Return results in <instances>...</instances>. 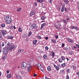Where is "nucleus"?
<instances>
[{"instance_id": "nucleus-7", "label": "nucleus", "mask_w": 79, "mask_h": 79, "mask_svg": "<svg viewBox=\"0 0 79 79\" xmlns=\"http://www.w3.org/2000/svg\"><path fill=\"white\" fill-rule=\"evenodd\" d=\"M0 31H1V33L3 35H5L7 34V31L5 30Z\"/></svg>"}, {"instance_id": "nucleus-18", "label": "nucleus", "mask_w": 79, "mask_h": 79, "mask_svg": "<svg viewBox=\"0 0 79 79\" xmlns=\"http://www.w3.org/2000/svg\"><path fill=\"white\" fill-rule=\"evenodd\" d=\"M37 1L39 3H42L44 2V0H37Z\"/></svg>"}, {"instance_id": "nucleus-35", "label": "nucleus", "mask_w": 79, "mask_h": 79, "mask_svg": "<svg viewBox=\"0 0 79 79\" xmlns=\"http://www.w3.org/2000/svg\"><path fill=\"white\" fill-rule=\"evenodd\" d=\"M52 42H53L54 44L56 43V41L54 40H51Z\"/></svg>"}, {"instance_id": "nucleus-57", "label": "nucleus", "mask_w": 79, "mask_h": 79, "mask_svg": "<svg viewBox=\"0 0 79 79\" xmlns=\"http://www.w3.org/2000/svg\"><path fill=\"white\" fill-rule=\"evenodd\" d=\"M64 70H62V74H63L64 73Z\"/></svg>"}, {"instance_id": "nucleus-61", "label": "nucleus", "mask_w": 79, "mask_h": 79, "mask_svg": "<svg viewBox=\"0 0 79 79\" xmlns=\"http://www.w3.org/2000/svg\"><path fill=\"white\" fill-rule=\"evenodd\" d=\"M60 29H61V28H60V27H58L57 28V29H58V30H60Z\"/></svg>"}, {"instance_id": "nucleus-37", "label": "nucleus", "mask_w": 79, "mask_h": 79, "mask_svg": "<svg viewBox=\"0 0 79 79\" xmlns=\"http://www.w3.org/2000/svg\"><path fill=\"white\" fill-rule=\"evenodd\" d=\"M5 43L2 42V47H3V46H5Z\"/></svg>"}, {"instance_id": "nucleus-43", "label": "nucleus", "mask_w": 79, "mask_h": 79, "mask_svg": "<svg viewBox=\"0 0 79 79\" xmlns=\"http://www.w3.org/2000/svg\"><path fill=\"white\" fill-rule=\"evenodd\" d=\"M37 37L38 38V39H42V37H41V36H37Z\"/></svg>"}, {"instance_id": "nucleus-58", "label": "nucleus", "mask_w": 79, "mask_h": 79, "mask_svg": "<svg viewBox=\"0 0 79 79\" xmlns=\"http://www.w3.org/2000/svg\"><path fill=\"white\" fill-rule=\"evenodd\" d=\"M66 20H67V21H69V18H67L66 19Z\"/></svg>"}, {"instance_id": "nucleus-14", "label": "nucleus", "mask_w": 79, "mask_h": 79, "mask_svg": "<svg viewBox=\"0 0 79 79\" xmlns=\"http://www.w3.org/2000/svg\"><path fill=\"white\" fill-rule=\"evenodd\" d=\"M45 25H46V23H45L42 24L41 25V27L40 28V29H42L44 26H45Z\"/></svg>"}, {"instance_id": "nucleus-19", "label": "nucleus", "mask_w": 79, "mask_h": 79, "mask_svg": "<svg viewBox=\"0 0 79 79\" xmlns=\"http://www.w3.org/2000/svg\"><path fill=\"white\" fill-rule=\"evenodd\" d=\"M37 40H33V44H34V45L36 44H37Z\"/></svg>"}, {"instance_id": "nucleus-12", "label": "nucleus", "mask_w": 79, "mask_h": 79, "mask_svg": "<svg viewBox=\"0 0 79 79\" xmlns=\"http://www.w3.org/2000/svg\"><path fill=\"white\" fill-rule=\"evenodd\" d=\"M15 76L16 77H17V79H21V76H20L18 74H15Z\"/></svg>"}, {"instance_id": "nucleus-31", "label": "nucleus", "mask_w": 79, "mask_h": 79, "mask_svg": "<svg viewBox=\"0 0 79 79\" xmlns=\"http://www.w3.org/2000/svg\"><path fill=\"white\" fill-rule=\"evenodd\" d=\"M38 58L39 60H41L42 56H38Z\"/></svg>"}, {"instance_id": "nucleus-56", "label": "nucleus", "mask_w": 79, "mask_h": 79, "mask_svg": "<svg viewBox=\"0 0 79 79\" xmlns=\"http://www.w3.org/2000/svg\"><path fill=\"white\" fill-rule=\"evenodd\" d=\"M37 76V74H35V73H34V76Z\"/></svg>"}, {"instance_id": "nucleus-11", "label": "nucleus", "mask_w": 79, "mask_h": 79, "mask_svg": "<svg viewBox=\"0 0 79 79\" xmlns=\"http://www.w3.org/2000/svg\"><path fill=\"white\" fill-rule=\"evenodd\" d=\"M43 57L44 59L45 60H47L48 59V56H47V55L46 54H44L43 56Z\"/></svg>"}, {"instance_id": "nucleus-22", "label": "nucleus", "mask_w": 79, "mask_h": 79, "mask_svg": "<svg viewBox=\"0 0 79 79\" xmlns=\"http://www.w3.org/2000/svg\"><path fill=\"white\" fill-rule=\"evenodd\" d=\"M58 61L59 62V63H63V60H62L61 59H58Z\"/></svg>"}, {"instance_id": "nucleus-36", "label": "nucleus", "mask_w": 79, "mask_h": 79, "mask_svg": "<svg viewBox=\"0 0 79 79\" xmlns=\"http://www.w3.org/2000/svg\"><path fill=\"white\" fill-rule=\"evenodd\" d=\"M75 29H76V30H79V28H78V27H76V26H75Z\"/></svg>"}, {"instance_id": "nucleus-40", "label": "nucleus", "mask_w": 79, "mask_h": 79, "mask_svg": "<svg viewBox=\"0 0 79 79\" xmlns=\"http://www.w3.org/2000/svg\"><path fill=\"white\" fill-rule=\"evenodd\" d=\"M67 73H69V69H68L67 70H66Z\"/></svg>"}, {"instance_id": "nucleus-44", "label": "nucleus", "mask_w": 79, "mask_h": 79, "mask_svg": "<svg viewBox=\"0 0 79 79\" xmlns=\"http://www.w3.org/2000/svg\"><path fill=\"white\" fill-rule=\"evenodd\" d=\"M55 36L56 37V39H58V36L56 35H55Z\"/></svg>"}, {"instance_id": "nucleus-9", "label": "nucleus", "mask_w": 79, "mask_h": 79, "mask_svg": "<svg viewBox=\"0 0 79 79\" xmlns=\"http://www.w3.org/2000/svg\"><path fill=\"white\" fill-rule=\"evenodd\" d=\"M35 13V10H33L31 12L30 16H32V15H34Z\"/></svg>"}, {"instance_id": "nucleus-1", "label": "nucleus", "mask_w": 79, "mask_h": 79, "mask_svg": "<svg viewBox=\"0 0 79 79\" xmlns=\"http://www.w3.org/2000/svg\"><path fill=\"white\" fill-rule=\"evenodd\" d=\"M4 20L6 21V22L7 24H10L11 23V21H12V20L9 18L8 16H6L4 18Z\"/></svg>"}, {"instance_id": "nucleus-25", "label": "nucleus", "mask_w": 79, "mask_h": 79, "mask_svg": "<svg viewBox=\"0 0 79 79\" xmlns=\"http://www.w3.org/2000/svg\"><path fill=\"white\" fill-rule=\"evenodd\" d=\"M47 69L48 71H51V67L48 66V67Z\"/></svg>"}, {"instance_id": "nucleus-48", "label": "nucleus", "mask_w": 79, "mask_h": 79, "mask_svg": "<svg viewBox=\"0 0 79 79\" xmlns=\"http://www.w3.org/2000/svg\"><path fill=\"white\" fill-rule=\"evenodd\" d=\"M3 39V38L2 36V35H0V39L2 40Z\"/></svg>"}, {"instance_id": "nucleus-50", "label": "nucleus", "mask_w": 79, "mask_h": 79, "mask_svg": "<svg viewBox=\"0 0 79 79\" xmlns=\"http://www.w3.org/2000/svg\"><path fill=\"white\" fill-rule=\"evenodd\" d=\"M52 0H49V2L50 3V4L52 3Z\"/></svg>"}, {"instance_id": "nucleus-33", "label": "nucleus", "mask_w": 79, "mask_h": 79, "mask_svg": "<svg viewBox=\"0 0 79 79\" xmlns=\"http://www.w3.org/2000/svg\"><path fill=\"white\" fill-rule=\"evenodd\" d=\"M5 26V24L4 23H3L1 24V27H4Z\"/></svg>"}, {"instance_id": "nucleus-45", "label": "nucleus", "mask_w": 79, "mask_h": 79, "mask_svg": "<svg viewBox=\"0 0 79 79\" xmlns=\"http://www.w3.org/2000/svg\"><path fill=\"white\" fill-rule=\"evenodd\" d=\"M66 79H69V76L67 75L66 77Z\"/></svg>"}, {"instance_id": "nucleus-8", "label": "nucleus", "mask_w": 79, "mask_h": 79, "mask_svg": "<svg viewBox=\"0 0 79 79\" xmlns=\"http://www.w3.org/2000/svg\"><path fill=\"white\" fill-rule=\"evenodd\" d=\"M53 65L54 68H55L56 71H59V69H60V67H59V66H56V65L55 64H54Z\"/></svg>"}, {"instance_id": "nucleus-42", "label": "nucleus", "mask_w": 79, "mask_h": 79, "mask_svg": "<svg viewBox=\"0 0 79 79\" xmlns=\"http://www.w3.org/2000/svg\"><path fill=\"white\" fill-rule=\"evenodd\" d=\"M18 52L19 53H21V50L19 49L18 50Z\"/></svg>"}, {"instance_id": "nucleus-52", "label": "nucleus", "mask_w": 79, "mask_h": 79, "mask_svg": "<svg viewBox=\"0 0 79 79\" xmlns=\"http://www.w3.org/2000/svg\"><path fill=\"white\" fill-rule=\"evenodd\" d=\"M6 72L7 74H8V73H9L10 72V71L9 70H7L6 71Z\"/></svg>"}, {"instance_id": "nucleus-60", "label": "nucleus", "mask_w": 79, "mask_h": 79, "mask_svg": "<svg viewBox=\"0 0 79 79\" xmlns=\"http://www.w3.org/2000/svg\"><path fill=\"white\" fill-rule=\"evenodd\" d=\"M45 79H50V78H48L47 77H45Z\"/></svg>"}, {"instance_id": "nucleus-5", "label": "nucleus", "mask_w": 79, "mask_h": 79, "mask_svg": "<svg viewBox=\"0 0 79 79\" xmlns=\"http://www.w3.org/2000/svg\"><path fill=\"white\" fill-rule=\"evenodd\" d=\"M6 49L8 51L12 50L13 49H14V46L13 45L8 46L7 47Z\"/></svg>"}, {"instance_id": "nucleus-32", "label": "nucleus", "mask_w": 79, "mask_h": 79, "mask_svg": "<svg viewBox=\"0 0 79 79\" xmlns=\"http://www.w3.org/2000/svg\"><path fill=\"white\" fill-rule=\"evenodd\" d=\"M19 32H22V30H21V28L19 27Z\"/></svg>"}, {"instance_id": "nucleus-59", "label": "nucleus", "mask_w": 79, "mask_h": 79, "mask_svg": "<svg viewBox=\"0 0 79 79\" xmlns=\"http://www.w3.org/2000/svg\"><path fill=\"white\" fill-rule=\"evenodd\" d=\"M48 38L47 37H45V39L46 40H48Z\"/></svg>"}, {"instance_id": "nucleus-28", "label": "nucleus", "mask_w": 79, "mask_h": 79, "mask_svg": "<svg viewBox=\"0 0 79 79\" xmlns=\"http://www.w3.org/2000/svg\"><path fill=\"white\" fill-rule=\"evenodd\" d=\"M7 78H8L9 79H10V78L11 76V74H8L7 75Z\"/></svg>"}, {"instance_id": "nucleus-41", "label": "nucleus", "mask_w": 79, "mask_h": 79, "mask_svg": "<svg viewBox=\"0 0 79 79\" xmlns=\"http://www.w3.org/2000/svg\"><path fill=\"white\" fill-rule=\"evenodd\" d=\"M75 26H72L71 27V29H75Z\"/></svg>"}, {"instance_id": "nucleus-63", "label": "nucleus", "mask_w": 79, "mask_h": 79, "mask_svg": "<svg viewBox=\"0 0 79 79\" xmlns=\"http://www.w3.org/2000/svg\"><path fill=\"white\" fill-rule=\"evenodd\" d=\"M66 59L67 60V61H69V59H68L67 57L66 58Z\"/></svg>"}, {"instance_id": "nucleus-29", "label": "nucleus", "mask_w": 79, "mask_h": 79, "mask_svg": "<svg viewBox=\"0 0 79 79\" xmlns=\"http://www.w3.org/2000/svg\"><path fill=\"white\" fill-rule=\"evenodd\" d=\"M62 21L63 22V23H64V24H67V23H68V21L66 20H63Z\"/></svg>"}, {"instance_id": "nucleus-13", "label": "nucleus", "mask_w": 79, "mask_h": 79, "mask_svg": "<svg viewBox=\"0 0 79 79\" xmlns=\"http://www.w3.org/2000/svg\"><path fill=\"white\" fill-rule=\"evenodd\" d=\"M55 52L53 51L51 52V56L53 58H54L55 56Z\"/></svg>"}, {"instance_id": "nucleus-54", "label": "nucleus", "mask_w": 79, "mask_h": 79, "mask_svg": "<svg viewBox=\"0 0 79 79\" xmlns=\"http://www.w3.org/2000/svg\"><path fill=\"white\" fill-rule=\"evenodd\" d=\"M55 27H56V29H58V26H56L55 25Z\"/></svg>"}, {"instance_id": "nucleus-10", "label": "nucleus", "mask_w": 79, "mask_h": 79, "mask_svg": "<svg viewBox=\"0 0 79 79\" xmlns=\"http://www.w3.org/2000/svg\"><path fill=\"white\" fill-rule=\"evenodd\" d=\"M5 44L6 45H7V47H9L10 46H12L11 45V44H10V42H6L5 43Z\"/></svg>"}, {"instance_id": "nucleus-62", "label": "nucleus", "mask_w": 79, "mask_h": 79, "mask_svg": "<svg viewBox=\"0 0 79 79\" xmlns=\"http://www.w3.org/2000/svg\"><path fill=\"white\" fill-rule=\"evenodd\" d=\"M77 74H78V75H79V71H78L77 72Z\"/></svg>"}, {"instance_id": "nucleus-39", "label": "nucleus", "mask_w": 79, "mask_h": 79, "mask_svg": "<svg viewBox=\"0 0 79 79\" xmlns=\"http://www.w3.org/2000/svg\"><path fill=\"white\" fill-rule=\"evenodd\" d=\"M6 56H4L2 57V59L4 60L5 59H6Z\"/></svg>"}, {"instance_id": "nucleus-24", "label": "nucleus", "mask_w": 79, "mask_h": 79, "mask_svg": "<svg viewBox=\"0 0 79 79\" xmlns=\"http://www.w3.org/2000/svg\"><path fill=\"white\" fill-rule=\"evenodd\" d=\"M22 10V8H21V7H20L17 10V11H18V12H19L20 11H21Z\"/></svg>"}, {"instance_id": "nucleus-38", "label": "nucleus", "mask_w": 79, "mask_h": 79, "mask_svg": "<svg viewBox=\"0 0 79 79\" xmlns=\"http://www.w3.org/2000/svg\"><path fill=\"white\" fill-rule=\"evenodd\" d=\"M45 49L46 50H48V47L46 46L45 47Z\"/></svg>"}, {"instance_id": "nucleus-55", "label": "nucleus", "mask_w": 79, "mask_h": 79, "mask_svg": "<svg viewBox=\"0 0 79 79\" xmlns=\"http://www.w3.org/2000/svg\"><path fill=\"white\" fill-rule=\"evenodd\" d=\"M2 77V72H0V77Z\"/></svg>"}, {"instance_id": "nucleus-34", "label": "nucleus", "mask_w": 79, "mask_h": 79, "mask_svg": "<svg viewBox=\"0 0 79 79\" xmlns=\"http://www.w3.org/2000/svg\"><path fill=\"white\" fill-rule=\"evenodd\" d=\"M63 11H64V7H62V9L61 10V12H63Z\"/></svg>"}, {"instance_id": "nucleus-51", "label": "nucleus", "mask_w": 79, "mask_h": 79, "mask_svg": "<svg viewBox=\"0 0 79 79\" xmlns=\"http://www.w3.org/2000/svg\"><path fill=\"white\" fill-rule=\"evenodd\" d=\"M34 5L35 6H37V3H36V2L34 3Z\"/></svg>"}, {"instance_id": "nucleus-49", "label": "nucleus", "mask_w": 79, "mask_h": 79, "mask_svg": "<svg viewBox=\"0 0 79 79\" xmlns=\"http://www.w3.org/2000/svg\"><path fill=\"white\" fill-rule=\"evenodd\" d=\"M76 47H77V48H79V45L77 44H76Z\"/></svg>"}, {"instance_id": "nucleus-17", "label": "nucleus", "mask_w": 79, "mask_h": 79, "mask_svg": "<svg viewBox=\"0 0 79 79\" xmlns=\"http://www.w3.org/2000/svg\"><path fill=\"white\" fill-rule=\"evenodd\" d=\"M68 42H71V43H73L74 42V41H73V40H71L69 39H68Z\"/></svg>"}, {"instance_id": "nucleus-27", "label": "nucleus", "mask_w": 79, "mask_h": 79, "mask_svg": "<svg viewBox=\"0 0 79 79\" xmlns=\"http://www.w3.org/2000/svg\"><path fill=\"white\" fill-rule=\"evenodd\" d=\"M46 19V17H45L42 16L41 17V19L42 20H45Z\"/></svg>"}, {"instance_id": "nucleus-46", "label": "nucleus", "mask_w": 79, "mask_h": 79, "mask_svg": "<svg viewBox=\"0 0 79 79\" xmlns=\"http://www.w3.org/2000/svg\"><path fill=\"white\" fill-rule=\"evenodd\" d=\"M76 48V46H74L73 48H72V49L73 50H75Z\"/></svg>"}, {"instance_id": "nucleus-23", "label": "nucleus", "mask_w": 79, "mask_h": 79, "mask_svg": "<svg viewBox=\"0 0 79 79\" xmlns=\"http://www.w3.org/2000/svg\"><path fill=\"white\" fill-rule=\"evenodd\" d=\"M64 2L66 5L68 4V1L66 0H64Z\"/></svg>"}, {"instance_id": "nucleus-20", "label": "nucleus", "mask_w": 79, "mask_h": 79, "mask_svg": "<svg viewBox=\"0 0 79 79\" xmlns=\"http://www.w3.org/2000/svg\"><path fill=\"white\" fill-rule=\"evenodd\" d=\"M8 39H13V37L12 36H8Z\"/></svg>"}, {"instance_id": "nucleus-2", "label": "nucleus", "mask_w": 79, "mask_h": 79, "mask_svg": "<svg viewBox=\"0 0 79 79\" xmlns=\"http://www.w3.org/2000/svg\"><path fill=\"white\" fill-rule=\"evenodd\" d=\"M37 66L39 69H40L41 71H44V69L42 66V65L41 64H37Z\"/></svg>"}, {"instance_id": "nucleus-15", "label": "nucleus", "mask_w": 79, "mask_h": 79, "mask_svg": "<svg viewBox=\"0 0 79 79\" xmlns=\"http://www.w3.org/2000/svg\"><path fill=\"white\" fill-rule=\"evenodd\" d=\"M31 65L29 64V66L27 67V70L28 71H30V69H31Z\"/></svg>"}, {"instance_id": "nucleus-3", "label": "nucleus", "mask_w": 79, "mask_h": 79, "mask_svg": "<svg viewBox=\"0 0 79 79\" xmlns=\"http://www.w3.org/2000/svg\"><path fill=\"white\" fill-rule=\"evenodd\" d=\"M27 64L25 62H23L22 63L21 65V68L22 69H24L27 67Z\"/></svg>"}, {"instance_id": "nucleus-6", "label": "nucleus", "mask_w": 79, "mask_h": 79, "mask_svg": "<svg viewBox=\"0 0 79 79\" xmlns=\"http://www.w3.org/2000/svg\"><path fill=\"white\" fill-rule=\"evenodd\" d=\"M2 51L4 55H6L8 54V51L5 48L3 49Z\"/></svg>"}, {"instance_id": "nucleus-4", "label": "nucleus", "mask_w": 79, "mask_h": 79, "mask_svg": "<svg viewBox=\"0 0 79 79\" xmlns=\"http://www.w3.org/2000/svg\"><path fill=\"white\" fill-rule=\"evenodd\" d=\"M38 26L37 25V24H35V23H33L32 24L31 26V27L32 29H36L37 27Z\"/></svg>"}, {"instance_id": "nucleus-30", "label": "nucleus", "mask_w": 79, "mask_h": 79, "mask_svg": "<svg viewBox=\"0 0 79 79\" xmlns=\"http://www.w3.org/2000/svg\"><path fill=\"white\" fill-rule=\"evenodd\" d=\"M31 34H32V32L31 31H30L29 33L28 37H30V36L31 35Z\"/></svg>"}, {"instance_id": "nucleus-21", "label": "nucleus", "mask_w": 79, "mask_h": 79, "mask_svg": "<svg viewBox=\"0 0 79 79\" xmlns=\"http://www.w3.org/2000/svg\"><path fill=\"white\" fill-rule=\"evenodd\" d=\"M61 67H65V66H66V64L64 63V64H61Z\"/></svg>"}, {"instance_id": "nucleus-16", "label": "nucleus", "mask_w": 79, "mask_h": 79, "mask_svg": "<svg viewBox=\"0 0 79 79\" xmlns=\"http://www.w3.org/2000/svg\"><path fill=\"white\" fill-rule=\"evenodd\" d=\"M61 58L63 61H64V60H65V59H66V57L63 56H62L61 57Z\"/></svg>"}, {"instance_id": "nucleus-64", "label": "nucleus", "mask_w": 79, "mask_h": 79, "mask_svg": "<svg viewBox=\"0 0 79 79\" xmlns=\"http://www.w3.org/2000/svg\"><path fill=\"white\" fill-rule=\"evenodd\" d=\"M16 27H15V26H14V29H16Z\"/></svg>"}, {"instance_id": "nucleus-26", "label": "nucleus", "mask_w": 79, "mask_h": 79, "mask_svg": "<svg viewBox=\"0 0 79 79\" xmlns=\"http://www.w3.org/2000/svg\"><path fill=\"white\" fill-rule=\"evenodd\" d=\"M14 28V26H11L9 27V28L11 30V29H13V28Z\"/></svg>"}, {"instance_id": "nucleus-53", "label": "nucleus", "mask_w": 79, "mask_h": 79, "mask_svg": "<svg viewBox=\"0 0 79 79\" xmlns=\"http://www.w3.org/2000/svg\"><path fill=\"white\" fill-rule=\"evenodd\" d=\"M65 11H67V8H64V10Z\"/></svg>"}, {"instance_id": "nucleus-47", "label": "nucleus", "mask_w": 79, "mask_h": 79, "mask_svg": "<svg viewBox=\"0 0 79 79\" xmlns=\"http://www.w3.org/2000/svg\"><path fill=\"white\" fill-rule=\"evenodd\" d=\"M64 45H65L64 44L62 43V45H61V47H64Z\"/></svg>"}]
</instances>
